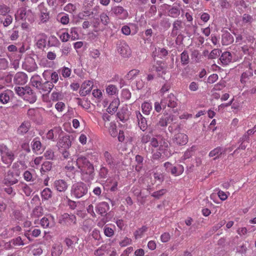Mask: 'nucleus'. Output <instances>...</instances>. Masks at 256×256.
Wrapping results in <instances>:
<instances>
[{"label":"nucleus","mask_w":256,"mask_h":256,"mask_svg":"<svg viewBox=\"0 0 256 256\" xmlns=\"http://www.w3.org/2000/svg\"><path fill=\"white\" fill-rule=\"evenodd\" d=\"M76 162L82 180L88 182L93 180L95 175L93 164L82 156H78Z\"/></svg>","instance_id":"f257e3e1"},{"label":"nucleus","mask_w":256,"mask_h":256,"mask_svg":"<svg viewBox=\"0 0 256 256\" xmlns=\"http://www.w3.org/2000/svg\"><path fill=\"white\" fill-rule=\"evenodd\" d=\"M150 144L156 150H159L158 154H154L156 158L160 157L169 158L172 154L169 148L170 143L166 140L162 139L160 136L154 138L152 139Z\"/></svg>","instance_id":"f03ea898"},{"label":"nucleus","mask_w":256,"mask_h":256,"mask_svg":"<svg viewBox=\"0 0 256 256\" xmlns=\"http://www.w3.org/2000/svg\"><path fill=\"white\" fill-rule=\"evenodd\" d=\"M88 190L86 185L82 182H79L72 185L70 194L72 196L76 198H80L86 194Z\"/></svg>","instance_id":"7ed1b4c3"},{"label":"nucleus","mask_w":256,"mask_h":256,"mask_svg":"<svg viewBox=\"0 0 256 256\" xmlns=\"http://www.w3.org/2000/svg\"><path fill=\"white\" fill-rule=\"evenodd\" d=\"M0 154L2 162L10 165L14 159L13 152L4 145H0Z\"/></svg>","instance_id":"20e7f679"},{"label":"nucleus","mask_w":256,"mask_h":256,"mask_svg":"<svg viewBox=\"0 0 256 256\" xmlns=\"http://www.w3.org/2000/svg\"><path fill=\"white\" fill-rule=\"evenodd\" d=\"M15 19L18 21L20 20H28L30 22L34 20V16L32 12L30 10H26L24 8H20L15 15Z\"/></svg>","instance_id":"39448f33"},{"label":"nucleus","mask_w":256,"mask_h":256,"mask_svg":"<svg viewBox=\"0 0 256 256\" xmlns=\"http://www.w3.org/2000/svg\"><path fill=\"white\" fill-rule=\"evenodd\" d=\"M161 104L163 108H165L166 106L170 108H176L177 106V99L174 94H170L162 100Z\"/></svg>","instance_id":"423d86ee"},{"label":"nucleus","mask_w":256,"mask_h":256,"mask_svg":"<svg viewBox=\"0 0 256 256\" xmlns=\"http://www.w3.org/2000/svg\"><path fill=\"white\" fill-rule=\"evenodd\" d=\"M42 76L45 80H48L50 78V81L54 85L57 83L59 80L58 73L56 71H53L50 70H44Z\"/></svg>","instance_id":"0eeeda50"},{"label":"nucleus","mask_w":256,"mask_h":256,"mask_svg":"<svg viewBox=\"0 0 256 256\" xmlns=\"http://www.w3.org/2000/svg\"><path fill=\"white\" fill-rule=\"evenodd\" d=\"M117 50L124 58H128L131 54L130 49L124 41H120L118 43Z\"/></svg>","instance_id":"6e6552de"},{"label":"nucleus","mask_w":256,"mask_h":256,"mask_svg":"<svg viewBox=\"0 0 256 256\" xmlns=\"http://www.w3.org/2000/svg\"><path fill=\"white\" fill-rule=\"evenodd\" d=\"M112 12L120 20H125L128 16L126 10L121 6H114L112 8Z\"/></svg>","instance_id":"1a4fd4ad"},{"label":"nucleus","mask_w":256,"mask_h":256,"mask_svg":"<svg viewBox=\"0 0 256 256\" xmlns=\"http://www.w3.org/2000/svg\"><path fill=\"white\" fill-rule=\"evenodd\" d=\"M242 65L248 68V70L242 73L240 76V82L242 84H246L250 78L253 76L252 69V64L250 62H244Z\"/></svg>","instance_id":"9d476101"},{"label":"nucleus","mask_w":256,"mask_h":256,"mask_svg":"<svg viewBox=\"0 0 256 256\" xmlns=\"http://www.w3.org/2000/svg\"><path fill=\"white\" fill-rule=\"evenodd\" d=\"M174 142L180 146H184L188 142V136L182 132L176 134L172 139Z\"/></svg>","instance_id":"9b49d317"},{"label":"nucleus","mask_w":256,"mask_h":256,"mask_svg":"<svg viewBox=\"0 0 256 256\" xmlns=\"http://www.w3.org/2000/svg\"><path fill=\"white\" fill-rule=\"evenodd\" d=\"M22 98L24 100L28 101L30 103H34L36 100V94L29 86H25V90Z\"/></svg>","instance_id":"f8f14e48"},{"label":"nucleus","mask_w":256,"mask_h":256,"mask_svg":"<svg viewBox=\"0 0 256 256\" xmlns=\"http://www.w3.org/2000/svg\"><path fill=\"white\" fill-rule=\"evenodd\" d=\"M40 224L44 228L53 227L55 224L54 217L52 215H47L40 220Z\"/></svg>","instance_id":"ddd939ff"},{"label":"nucleus","mask_w":256,"mask_h":256,"mask_svg":"<svg viewBox=\"0 0 256 256\" xmlns=\"http://www.w3.org/2000/svg\"><path fill=\"white\" fill-rule=\"evenodd\" d=\"M182 28V20H177L172 24V28L171 32V36L176 37L180 36Z\"/></svg>","instance_id":"4468645a"},{"label":"nucleus","mask_w":256,"mask_h":256,"mask_svg":"<svg viewBox=\"0 0 256 256\" xmlns=\"http://www.w3.org/2000/svg\"><path fill=\"white\" fill-rule=\"evenodd\" d=\"M62 130L60 127L56 126L50 130L46 134V138L48 140L54 141L60 136Z\"/></svg>","instance_id":"2eb2a0df"},{"label":"nucleus","mask_w":256,"mask_h":256,"mask_svg":"<svg viewBox=\"0 0 256 256\" xmlns=\"http://www.w3.org/2000/svg\"><path fill=\"white\" fill-rule=\"evenodd\" d=\"M104 160L111 168H116L118 164L117 160L108 152L106 151L104 153Z\"/></svg>","instance_id":"dca6fc26"},{"label":"nucleus","mask_w":256,"mask_h":256,"mask_svg":"<svg viewBox=\"0 0 256 256\" xmlns=\"http://www.w3.org/2000/svg\"><path fill=\"white\" fill-rule=\"evenodd\" d=\"M54 187L58 192H64L68 188V184L64 180H56L54 182Z\"/></svg>","instance_id":"f3484780"},{"label":"nucleus","mask_w":256,"mask_h":256,"mask_svg":"<svg viewBox=\"0 0 256 256\" xmlns=\"http://www.w3.org/2000/svg\"><path fill=\"white\" fill-rule=\"evenodd\" d=\"M14 81L17 84H24L28 81L27 75L24 72H18L14 76Z\"/></svg>","instance_id":"a211bd4d"},{"label":"nucleus","mask_w":256,"mask_h":256,"mask_svg":"<svg viewBox=\"0 0 256 256\" xmlns=\"http://www.w3.org/2000/svg\"><path fill=\"white\" fill-rule=\"evenodd\" d=\"M136 115L138 122V124L140 130L144 131L148 126L146 120L139 111L136 112Z\"/></svg>","instance_id":"6ab92c4d"},{"label":"nucleus","mask_w":256,"mask_h":256,"mask_svg":"<svg viewBox=\"0 0 256 256\" xmlns=\"http://www.w3.org/2000/svg\"><path fill=\"white\" fill-rule=\"evenodd\" d=\"M72 145V142L70 139L67 137H63L58 142V146L60 150H68Z\"/></svg>","instance_id":"aec40b11"},{"label":"nucleus","mask_w":256,"mask_h":256,"mask_svg":"<svg viewBox=\"0 0 256 256\" xmlns=\"http://www.w3.org/2000/svg\"><path fill=\"white\" fill-rule=\"evenodd\" d=\"M155 70L159 76L165 74L166 68L165 64L162 61H157L156 64L150 70Z\"/></svg>","instance_id":"412c9836"},{"label":"nucleus","mask_w":256,"mask_h":256,"mask_svg":"<svg viewBox=\"0 0 256 256\" xmlns=\"http://www.w3.org/2000/svg\"><path fill=\"white\" fill-rule=\"evenodd\" d=\"M13 92L10 90H6L0 94V102L3 104H7L12 97Z\"/></svg>","instance_id":"4be33fe9"},{"label":"nucleus","mask_w":256,"mask_h":256,"mask_svg":"<svg viewBox=\"0 0 256 256\" xmlns=\"http://www.w3.org/2000/svg\"><path fill=\"white\" fill-rule=\"evenodd\" d=\"M54 87V85L49 80H46L44 82L41 83L38 90L40 92H46L49 94Z\"/></svg>","instance_id":"5701e85b"},{"label":"nucleus","mask_w":256,"mask_h":256,"mask_svg":"<svg viewBox=\"0 0 256 256\" xmlns=\"http://www.w3.org/2000/svg\"><path fill=\"white\" fill-rule=\"evenodd\" d=\"M93 82L92 80L84 81L81 86L82 94L85 95L90 92L93 86Z\"/></svg>","instance_id":"b1692460"},{"label":"nucleus","mask_w":256,"mask_h":256,"mask_svg":"<svg viewBox=\"0 0 256 256\" xmlns=\"http://www.w3.org/2000/svg\"><path fill=\"white\" fill-rule=\"evenodd\" d=\"M63 251L62 246L60 242L54 244L52 248V256H60Z\"/></svg>","instance_id":"393cba45"},{"label":"nucleus","mask_w":256,"mask_h":256,"mask_svg":"<svg viewBox=\"0 0 256 256\" xmlns=\"http://www.w3.org/2000/svg\"><path fill=\"white\" fill-rule=\"evenodd\" d=\"M18 182V179L13 178V174L10 171L8 172V175L3 180V183L6 186H12L16 184Z\"/></svg>","instance_id":"a878e982"},{"label":"nucleus","mask_w":256,"mask_h":256,"mask_svg":"<svg viewBox=\"0 0 256 256\" xmlns=\"http://www.w3.org/2000/svg\"><path fill=\"white\" fill-rule=\"evenodd\" d=\"M109 205L106 202H102L97 205L96 210L99 214L103 215L109 210Z\"/></svg>","instance_id":"bb28decb"},{"label":"nucleus","mask_w":256,"mask_h":256,"mask_svg":"<svg viewBox=\"0 0 256 256\" xmlns=\"http://www.w3.org/2000/svg\"><path fill=\"white\" fill-rule=\"evenodd\" d=\"M220 60L223 65H228L232 62V60L231 54L228 52H224L222 54Z\"/></svg>","instance_id":"cd10ccee"},{"label":"nucleus","mask_w":256,"mask_h":256,"mask_svg":"<svg viewBox=\"0 0 256 256\" xmlns=\"http://www.w3.org/2000/svg\"><path fill=\"white\" fill-rule=\"evenodd\" d=\"M120 179V176L118 174L116 175L113 178H110L108 179V180L112 184V186L110 188L111 192H115L118 190V180Z\"/></svg>","instance_id":"c85d7f7f"},{"label":"nucleus","mask_w":256,"mask_h":256,"mask_svg":"<svg viewBox=\"0 0 256 256\" xmlns=\"http://www.w3.org/2000/svg\"><path fill=\"white\" fill-rule=\"evenodd\" d=\"M38 8L39 10L40 11V19L41 22L42 23L46 22L49 18L47 10L44 8L42 9L43 8V6L42 5H39Z\"/></svg>","instance_id":"c756f323"},{"label":"nucleus","mask_w":256,"mask_h":256,"mask_svg":"<svg viewBox=\"0 0 256 256\" xmlns=\"http://www.w3.org/2000/svg\"><path fill=\"white\" fill-rule=\"evenodd\" d=\"M120 101L118 99L114 100L107 108V112L110 114L114 112L117 110Z\"/></svg>","instance_id":"7c9ffc66"},{"label":"nucleus","mask_w":256,"mask_h":256,"mask_svg":"<svg viewBox=\"0 0 256 256\" xmlns=\"http://www.w3.org/2000/svg\"><path fill=\"white\" fill-rule=\"evenodd\" d=\"M30 127V122H22L18 128V132L19 134H23L26 133Z\"/></svg>","instance_id":"2f4dec72"},{"label":"nucleus","mask_w":256,"mask_h":256,"mask_svg":"<svg viewBox=\"0 0 256 256\" xmlns=\"http://www.w3.org/2000/svg\"><path fill=\"white\" fill-rule=\"evenodd\" d=\"M32 150L34 152H40L42 148V144L38 138H35L32 142Z\"/></svg>","instance_id":"473e14b6"},{"label":"nucleus","mask_w":256,"mask_h":256,"mask_svg":"<svg viewBox=\"0 0 256 256\" xmlns=\"http://www.w3.org/2000/svg\"><path fill=\"white\" fill-rule=\"evenodd\" d=\"M78 238L76 236H72L70 238H66L64 240V242L68 248H71L74 244L78 243Z\"/></svg>","instance_id":"72a5a7b5"},{"label":"nucleus","mask_w":256,"mask_h":256,"mask_svg":"<svg viewBox=\"0 0 256 256\" xmlns=\"http://www.w3.org/2000/svg\"><path fill=\"white\" fill-rule=\"evenodd\" d=\"M40 80V77L38 75H34L31 78L30 82L33 86L38 90L42 83Z\"/></svg>","instance_id":"f704fd0d"},{"label":"nucleus","mask_w":256,"mask_h":256,"mask_svg":"<svg viewBox=\"0 0 256 256\" xmlns=\"http://www.w3.org/2000/svg\"><path fill=\"white\" fill-rule=\"evenodd\" d=\"M168 54V52L164 48H156V53L153 52L154 56L156 57L157 56L160 58H162Z\"/></svg>","instance_id":"c9c22d12"},{"label":"nucleus","mask_w":256,"mask_h":256,"mask_svg":"<svg viewBox=\"0 0 256 256\" xmlns=\"http://www.w3.org/2000/svg\"><path fill=\"white\" fill-rule=\"evenodd\" d=\"M184 168L182 165H178L176 166H173L171 168L170 172L174 176H178L182 174L184 172Z\"/></svg>","instance_id":"e433bc0d"},{"label":"nucleus","mask_w":256,"mask_h":256,"mask_svg":"<svg viewBox=\"0 0 256 256\" xmlns=\"http://www.w3.org/2000/svg\"><path fill=\"white\" fill-rule=\"evenodd\" d=\"M234 41L232 36L229 33L224 34L222 36V43L224 45H228Z\"/></svg>","instance_id":"4c0bfd02"},{"label":"nucleus","mask_w":256,"mask_h":256,"mask_svg":"<svg viewBox=\"0 0 256 256\" xmlns=\"http://www.w3.org/2000/svg\"><path fill=\"white\" fill-rule=\"evenodd\" d=\"M52 196V192L49 188H44L41 192V196L43 200H48Z\"/></svg>","instance_id":"58836bf2"},{"label":"nucleus","mask_w":256,"mask_h":256,"mask_svg":"<svg viewBox=\"0 0 256 256\" xmlns=\"http://www.w3.org/2000/svg\"><path fill=\"white\" fill-rule=\"evenodd\" d=\"M142 109L144 114L148 115L152 110V106L148 102H144L142 104Z\"/></svg>","instance_id":"ea45409f"},{"label":"nucleus","mask_w":256,"mask_h":256,"mask_svg":"<svg viewBox=\"0 0 256 256\" xmlns=\"http://www.w3.org/2000/svg\"><path fill=\"white\" fill-rule=\"evenodd\" d=\"M60 42L57 38L54 36H51L48 39V45L50 46H58Z\"/></svg>","instance_id":"a19ab883"},{"label":"nucleus","mask_w":256,"mask_h":256,"mask_svg":"<svg viewBox=\"0 0 256 256\" xmlns=\"http://www.w3.org/2000/svg\"><path fill=\"white\" fill-rule=\"evenodd\" d=\"M43 214V209L41 206H36L32 210V217L38 218Z\"/></svg>","instance_id":"79ce46f5"},{"label":"nucleus","mask_w":256,"mask_h":256,"mask_svg":"<svg viewBox=\"0 0 256 256\" xmlns=\"http://www.w3.org/2000/svg\"><path fill=\"white\" fill-rule=\"evenodd\" d=\"M147 230V228L146 226H142V228L138 229L134 233V236L136 239L141 238Z\"/></svg>","instance_id":"37998d69"},{"label":"nucleus","mask_w":256,"mask_h":256,"mask_svg":"<svg viewBox=\"0 0 256 256\" xmlns=\"http://www.w3.org/2000/svg\"><path fill=\"white\" fill-rule=\"evenodd\" d=\"M189 56L187 51L184 50L180 54V60L182 65H186L189 62Z\"/></svg>","instance_id":"c03bdc74"},{"label":"nucleus","mask_w":256,"mask_h":256,"mask_svg":"<svg viewBox=\"0 0 256 256\" xmlns=\"http://www.w3.org/2000/svg\"><path fill=\"white\" fill-rule=\"evenodd\" d=\"M118 90L116 86L110 84L106 88V92L109 95H114L118 93Z\"/></svg>","instance_id":"a18cd8bd"},{"label":"nucleus","mask_w":256,"mask_h":256,"mask_svg":"<svg viewBox=\"0 0 256 256\" xmlns=\"http://www.w3.org/2000/svg\"><path fill=\"white\" fill-rule=\"evenodd\" d=\"M70 38L72 40H74L79 38V34L78 28L76 27L72 28L70 30Z\"/></svg>","instance_id":"49530a36"},{"label":"nucleus","mask_w":256,"mask_h":256,"mask_svg":"<svg viewBox=\"0 0 256 256\" xmlns=\"http://www.w3.org/2000/svg\"><path fill=\"white\" fill-rule=\"evenodd\" d=\"M224 150L223 149L220 147H218L210 151L209 154L210 157L216 156L218 157L220 154H222Z\"/></svg>","instance_id":"de8ad7c7"},{"label":"nucleus","mask_w":256,"mask_h":256,"mask_svg":"<svg viewBox=\"0 0 256 256\" xmlns=\"http://www.w3.org/2000/svg\"><path fill=\"white\" fill-rule=\"evenodd\" d=\"M242 22L244 24H251L254 20L252 16L248 14H243L242 16Z\"/></svg>","instance_id":"09e8293b"},{"label":"nucleus","mask_w":256,"mask_h":256,"mask_svg":"<svg viewBox=\"0 0 256 256\" xmlns=\"http://www.w3.org/2000/svg\"><path fill=\"white\" fill-rule=\"evenodd\" d=\"M180 10L177 7H173L168 11L169 16L172 18H176L180 15Z\"/></svg>","instance_id":"8fccbe9b"},{"label":"nucleus","mask_w":256,"mask_h":256,"mask_svg":"<svg viewBox=\"0 0 256 256\" xmlns=\"http://www.w3.org/2000/svg\"><path fill=\"white\" fill-rule=\"evenodd\" d=\"M101 22L104 26H107L110 22V18L106 13L102 12L100 14Z\"/></svg>","instance_id":"3c124183"},{"label":"nucleus","mask_w":256,"mask_h":256,"mask_svg":"<svg viewBox=\"0 0 256 256\" xmlns=\"http://www.w3.org/2000/svg\"><path fill=\"white\" fill-rule=\"evenodd\" d=\"M21 188L23 192L26 196H30L31 194L32 190V188L26 184L22 183L21 184Z\"/></svg>","instance_id":"603ef678"},{"label":"nucleus","mask_w":256,"mask_h":256,"mask_svg":"<svg viewBox=\"0 0 256 256\" xmlns=\"http://www.w3.org/2000/svg\"><path fill=\"white\" fill-rule=\"evenodd\" d=\"M10 12V8L7 6L0 4V15L6 16Z\"/></svg>","instance_id":"864d4df0"},{"label":"nucleus","mask_w":256,"mask_h":256,"mask_svg":"<svg viewBox=\"0 0 256 256\" xmlns=\"http://www.w3.org/2000/svg\"><path fill=\"white\" fill-rule=\"evenodd\" d=\"M10 244H12L14 246H24V244L22 238L20 236H18L16 238L12 240L10 242Z\"/></svg>","instance_id":"5fc2aeb1"},{"label":"nucleus","mask_w":256,"mask_h":256,"mask_svg":"<svg viewBox=\"0 0 256 256\" xmlns=\"http://www.w3.org/2000/svg\"><path fill=\"white\" fill-rule=\"evenodd\" d=\"M130 26H135V25L132 24H130L128 26H124L122 28V32L123 34L128 36L130 34L131 30Z\"/></svg>","instance_id":"6e6d98bb"},{"label":"nucleus","mask_w":256,"mask_h":256,"mask_svg":"<svg viewBox=\"0 0 256 256\" xmlns=\"http://www.w3.org/2000/svg\"><path fill=\"white\" fill-rule=\"evenodd\" d=\"M140 72V70H138L134 69L130 70L127 74V78L128 79H133L136 78Z\"/></svg>","instance_id":"4d7b16f0"},{"label":"nucleus","mask_w":256,"mask_h":256,"mask_svg":"<svg viewBox=\"0 0 256 256\" xmlns=\"http://www.w3.org/2000/svg\"><path fill=\"white\" fill-rule=\"evenodd\" d=\"M59 37L62 42H66L70 38V35L68 32H61Z\"/></svg>","instance_id":"13d9d810"},{"label":"nucleus","mask_w":256,"mask_h":256,"mask_svg":"<svg viewBox=\"0 0 256 256\" xmlns=\"http://www.w3.org/2000/svg\"><path fill=\"white\" fill-rule=\"evenodd\" d=\"M108 174V170L104 166H101L99 171V176L101 178H106Z\"/></svg>","instance_id":"bf43d9fd"},{"label":"nucleus","mask_w":256,"mask_h":256,"mask_svg":"<svg viewBox=\"0 0 256 256\" xmlns=\"http://www.w3.org/2000/svg\"><path fill=\"white\" fill-rule=\"evenodd\" d=\"M61 73L64 78H68L70 76L72 70L68 68L64 67L61 69Z\"/></svg>","instance_id":"052dcab7"},{"label":"nucleus","mask_w":256,"mask_h":256,"mask_svg":"<svg viewBox=\"0 0 256 256\" xmlns=\"http://www.w3.org/2000/svg\"><path fill=\"white\" fill-rule=\"evenodd\" d=\"M143 160H144V158L142 156H140V155H136V161L138 164V166H136V170L138 171L141 168L142 166V162H143Z\"/></svg>","instance_id":"680f3d73"},{"label":"nucleus","mask_w":256,"mask_h":256,"mask_svg":"<svg viewBox=\"0 0 256 256\" xmlns=\"http://www.w3.org/2000/svg\"><path fill=\"white\" fill-rule=\"evenodd\" d=\"M104 234L108 237H112L114 234V230L113 229L106 226H104Z\"/></svg>","instance_id":"e2e57ef3"},{"label":"nucleus","mask_w":256,"mask_h":256,"mask_svg":"<svg viewBox=\"0 0 256 256\" xmlns=\"http://www.w3.org/2000/svg\"><path fill=\"white\" fill-rule=\"evenodd\" d=\"M91 12L88 10L80 12L78 14V18L80 20H85L86 18L90 16Z\"/></svg>","instance_id":"0e129e2a"},{"label":"nucleus","mask_w":256,"mask_h":256,"mask_svg":"<svg viewBox=\"0 0 256 256\" xmlns=\"http://www.w3.org/2000/svg\"><path fill=\"white\" fill-rule=\"evenodd\" d=\"M76 8L75 5L72 4H68L64 6V10L68 12L72 13L76 10Z\"/></svg>","instance_id":"69168bd1"},{"label":"nucleus","mask_w":256,"mask_h":256,"mask_svg":"<svg viewBox=\"0 0 256 256\" xmlns=\"http://www.w3.org/2000/svg\"><path fill=\"white\" fill-rule=\"evenodd\" d=\"M44 156L47 160H53L54 157V152L52 150L48 149L44 152Z\"/></svg>","instance_id":"338daca9"},{"label":"nucleus","mask_w":256,"mask_h":256,"mask_svg":"<svg viewBox=\"0 0 256 256\" xmlns=\"http://www.w3.org/2000/svg\"><path fill=\"white\" fill-rule=\"evenodd\" d=\"M52 168V164L49 162H44L40 168L41 172H46L50 170Z\"/></svg>","instance_id":"774afa93"}]
</instances>
